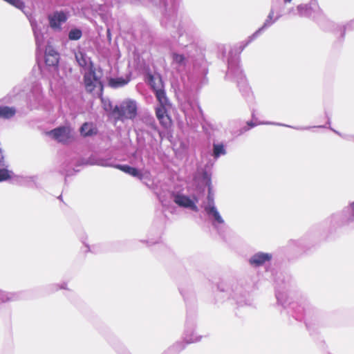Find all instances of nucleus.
Listing matches in <instances>:
<instances>
[{
	"label": "nucleus",
	"mask_w": 354,
	"mask_h": 354,
	"mask_svg": "<svg viewBox=\"0 0 354 354\" xmlns=\"http://www.w3.org/2000/svg\"><path fill=\"white\" fill-rule=\"evenodd\" d=\"M227 154V150L225 146L222 142H213L212 144V153L214 160H217L221 156Z\"/></svg>",
	"instance_id": "20"
},
{
	"label": "nucleus",
	"mask_w": 354,
	"mask_h": 354,
	"mask_svg": "<svg viewBox=\"0 0 354 354\" xmlns=\"http://www.w3.org/2000/svg\"><path fill=\"white\" fill-rule=\"evenodd\" d=\"M204 211L214 229L216 230L219 234H223L226 223L216 206L204 209Z\"/></svg>",
	"instance_id": "7"
},
{
	"label": "nucleus",
	"mask_w": 354,
	"mask_h": 354,
	"mask_svg": "<svg viewBox=\"0 0 354 354\" xmlns=\"http://www.w3.org/2000/svg\"><path fill=\"white\" fill-rule=\"evenodd\" d=\"M203 180L205 182L206 185L208 186V194L207 196L206 201L203 202L201 205V207L204 209L209 208L211 207H215L214 202V196L213 193L212 192L211 187V178L209 174L207 171L203 172Z\"/></svg>",
	"instance_id": "15"
},
{
	"label": "nucleus",
	"mask_w": 354,
	"mask_h": 354,
	"mask_svg": "<svg viewBox=\"0 0 354 354\" xmlns=\"http://www.w3.org/2000/svg\"><path fill=\"white\" fill-rule=\"evenodd\" d=\"M80 131L82 136L90 137L97 133V129L92 122H84L81 126Z\"/></svg>",
	"instance_id": "18"
},
{
	"label": "nucleus",
	"mask_w": 354,
	"mask_h": 354,
	"mask_svg": "<svg viewBox=\"0 0 354 354\" xmlns=\"http://www.w3.org/2000/svg\"><path fill=\"white\" fill-rule=\"evenodd\" d=\"M56 286L57 287L56 288V290H58V289H67V288H66L67 283L66 282H63L60 285L57 284V285H56Z\"/></svg>",
	"instance_id": "37"
},
{
	"label": "nucleus",
	"mask_w": 354,
	"mask_h": 354,
	"mask_svg": "<svg viewBox=\"0 0 354 354\" xmlns=\"http://www.w3.org/2000/svg\"><path fill=\"white\" fill-rule=\"evenodd\" d=\"M354 28V19L348 22L344 27V29H352Z\"/></svg>",
	"instance_id": "36"
},
{
	"label": "nucleus",
	"mask_w": 354,
	"mask_h": 354,
	"mask_svg": "<svg viewBox=\"0 0 354 354\" xmlns=\"http://www.w3.org/2000/svg\"><path fill=\"white\" fill-rule=\"evenodd\" d=\"M283 6L279 1L272 0L270 9L262 26L248 37L245 44L241 47V50H243L247 45L254 40L261 32L279 20L283 16Z\"/></svg>",
	"instance_id": "3"
},
{
	"label": "nucleus",
	"mask_w": 354,
	"mask_h": 354,
	"mask_svg": "<svg viewBox=\"0 0 354 354\" xmlns=\"http://www.w3.org/2000/svg\"><path fill=\"white\" fill-rule=\"evenodd\" d=\"M69 16V12L64 10H55L49 13L47 16L49 27L55 32L61 31L62 25L67 21Z\"/></svg>",
	"instance_id": "6"
},
{
	"label": "nucleus",
	"mask_w": 354,
	"mask_h": 354,
	"mask_svg": "<svg viewBox=\"0 0 354 354\" xmlns=\"http://www.w3.org/2000/svg\"><path fill=\"white\" fill-rule=\"evenodd\" d=\"M83 243L84 244V245L86 248L85 252H97L98 251L96 246H95V245L90 246L88 244L85 243L84 242H83Z\"/></svg>",
	"instance_id": "32"
},
{
	"label": "nucleus",
	"mask_w": 354,
	"mask_h": 354,
	"mask_svg": "<svg viewBox=\"0 0 354 354\" xmlns=\"http://www.w3.org/2000/svg\"><path fill=\"white\" fill-rule=\"evenodd\" d=\"M141 121L153 130H156L157 126L154 118L149 114L144 113L140 118Z\"/></svg>",
	"instance_id": "26"
},
{
	"label": "nucleus",
	"mask_w": 354,
	"mask_h": 354,
	"mask_svg": "<svg viewBox=\"0 0 354 354\" xmlns=\"http://www.w3.org/2000/svg\"><path fill=\"white\" fill-rule=\"evenodd\" d=\"M75 59L77 60V62L78 63L79 66L82 68H86L88 67V69L89 70V68L91 66H93L91 58L88 57L85 53L82 52H79L75 54Z\"/></svg>",
	"instance_id": "22"
},
{
	"label": "nucleus",
	"mask_w": 354,
	"mask_h": 354,
	"mask_svg": "<svg viewBox=\"0 0 354 354\" xmlns=\"http://www.w3.org/2000/svg\"><path fill=\"white\" fill-rule=\"evenodd\" d=\"M245 295V291L243 290L242 286L239 283H234L232 285L230 295L239 305L243 306L244 304H248L246 301L244 299Z\"/></svg>",
	"instance_id": "14"
},
{
	"label": "nucleus",
	"mask_w": 354,
	"mask_h": 354,
	"mask_svg": "<svg viewBox=\"0 0 354 354\" xmlns=\"http://www.w3.org/2000/svg\"><path fill=\"white\" fill-rule=\"evenodd\" d=\"M284 4L289 3L292 1V0H283Z\"/></svg>",
	"instance_id": "42"
},
{
	"label": "nucleus",
	"mask_w": 354,
	"mask_h": 354,
	"mask_svg": "<svg viewBox=\"0 0 354 354\" xmlns=\"http://www.w3.org/2000/svg\"><path fill=\"white\" fill-rule=\"evenodd\" d=\"M101 71H96L94 66H91L84 75V82L87 92L91 93L95 88H98L100 91L103 89L101 81Z\"/></svg>",
	"instance_id": "5"
},
{
	"label": "nucleus",
	"mask_w": 354,
	"mask_h": 354,
	"mask_svg": "<svg viewBox=\"0 0 354 354\" xmlns=\"http://www.w3.org/2000/svg\"><path fill=\"white\" fill-rule=\"evenodd\" d=\"M196 319L192 316H187L185 322V328L184 332V341L187 344L195 343L199 342L202 335L196 332Z\"/></svg>",
	"instance_id": "9"
},
{
	"label": "nucleus",
	"mask_w": 354,
	"mask_h": 354,
	"mask_svg": "<svg viewBox=\"0 0 354 354\" xmlns=\"http://www.w3.org/2000/svg\"><path fill=\"white\" fill-rule=\"evenodd\" d=\"M105 8H106V6H105V5H100V6H99V8H98V9H97L96 8H95V10L96 12H98V11H99V12H99V14H100V15H102V13L101 12L104 11V10H105Z\"/></svg>",
	"instance_id": "35"
},
{
	"label": "nucleus",
	"mask_w": 354,
	"mask_h": 354,
	"mask_svg": "<svg viewBox=\"0 0 354 354\" xmlns=\"http://www.w3.org/2000/svg\"><path fill=\"white\" fill-rule=\"evenodd\" d=\"M118 352H120V354H122V352H123V349L121 348V351H118Z\"/></svg>",
	"instance_id": "43"
},
{
	"label": "nucleus",
	"mask_w": 354,
	"mask_h": 354,
	"mask_svg": "<svg viewBox=\"0 0 354 354\" xmlns=\"http://www.w3.org/2000/svg\"><path fill=\"white\" fill-rule=\"evenodd\" d=\"M348 208L349 209H351V211L353 212L354 215V201L350 203Z\"/></svg>",
	"instance_id": "40"
},
{
	"label": "nucleus",
	"mask_w": 354,
	"mask_h": 354,
	"mask_svg": "<svg viewBox=\"0 0 354 354\" xmlns=\"http://www.w3.org/2000/svg\"><path fill=\"white\" fill-rule=\"evenodd\" d=\"M32 181H34L35 179L36 178V177L35 176H32Z\"/></svg>",
	"instance_id": "44"
},
{
	"label": "nucleus",
	"mask_w": 354,
	"mask_h": 354,
	"mask_svg": "<svg viewBox=\"0 0 354 354\" xmlns=\"http://www.w3.org/2000/svg\"><path fill=\"white\" fill-rule=\"evenodd\" d=\"M276 297L277 299L278 303L281 304L282 306H285V303L282 301L283 300V295L281 294L279 292H276Z\"/></svg>",
	"instance_id": "34"
},
{
	"label": "nucleus",
	"mask_w": 354,
	"mask_h": 354,
	"mask_svg": "<svg viewBox=\"0 0 354 354\" xmlns=\"http://www.w3.org/2000/svg\"><path fill=\"white\" fill-rule=\"evenodd\" d=\"M173 201L180 207L189 209L194 212L199 211V208L196 205L198 202V199L195 196L190 197L183 194L175 193L173 194Z\"/></svg>",
	"instance_id": "8"
},
{
	"label": "nucleus",
	"mask_w": 354,
	"mask_h": 354,
	"mask_svg": "<svg viewBox=\"0 0 354 354\" xmlns=\"http://www.w3.org/2000/svg\"><path fill=\"white\" fill-rule=\"evenodd\" d=\"M149 84L153 88V91L156 92L158 88H162V82L160 77H155L150 75L149 76Z\"/></svg>",
	"instance_id": "27"
},
{
	"label": "nucleus",
	"mask_w": 354,
	"mask_h": 354,
	"mask_svg": "<svg viewBox=\"0 0 354 354\" xmlns=\"http://www.w3.org/2000/svg\"><path fill=\"white\" fill-rule=\"evenodd\" d=\"M177 1L178 0H170V3H168L165 0H160V4L165 8L167 12L165 17V21L163 20L162 23L165 24L168 28L172 27L176 29V35H173V37L176 38L178 36L179 45L185 48V50L182 53L172 52L171 53V67L177 72L183 73L185 71L197 49L196 44L194 43V37L189 33L192 31L184 24L177 19L175 14Z\"/></svg>",
	"instance_id": "1"
},
{
	"label": "nucleus",
	"mask_w": 354,
	"mask_h": 354,
	"mask_svg": "<svg viewBox=\"0 0 354 354\" xmlns=\"http://www.w3.org/2000/svg\"><path fill=\"white\" fill-rule=\"evenodd\" d=\"M333 132H335L336 134L344 138V140L350 142H354V135L353 134H342L340 132L330 128Z\"/></svg>",
	"instance_id": "31"
},
{
	"label": "nucleus",
	"mask_w": 354,
	"mask_h": 354,
	"mask_svg": "<svg viewBox=\"0 0 354 354\" xmlns=\"http://www.w3.org/2000/svg\"><path fill=\"white\" fill-rule=\"evenodd\" d=\"M138 110L137 101L127 98L122 101L118 106H115L113 111L120 120L124 121V120H133L138 115Z\"/></svg>",
	"instance_id": "4"
},
{
	"label": "nucleus",
	"mask_w": 354,
	"mask_h": 354,
	"mask_svg": "<svg viewBox=\"0 0 354 354\" xmlns=\"http://www.w3.org/2000/svg\"><path fill=\"white\" fill-rule=\"evenodd\" d=\"M102 166H107L108 165L101 164Z\"/></svg>",
	"instance_id": "46"
},
{
	"label": "nucleus",
	"mask_w": 354,
	"mask_h": 354,
	"mask_svg": "<svg viewBox=\"0 0 354 354\" xmlns=\"http://www.w3.org/2000/svg\"><path fill=\"white\" fill-rule=\"evenodd\" d=\"M28 19L33 31L37 48V49H41L44 44V33L41 32V29L35 19L31 17H28Z\"/></svg>",
	"instance_id": "13"
},
{
	"label": "nucleus",
	"mask_w": 354,
	"mask_h": 354,
	"mask_svg": "<svg viewBox=\"0 0 354 354\" xmlns=\"http://www.w3.org/2000/svg\"><path fill=\"white\" fill-rule=\"evenodd\" d=\"M169 106L158 105L156 107V115L160 123L163 127H167L169 124V117L167 115V109Z\"/></svg>",
	"instance_id": "17"
},
{
	"label": "nucleus",
	"mask_w": 354,
	"mask_h": 354,
	"mask_svg": "<svg viewBox=\"0 0 354 354\" xmlns=\"http://www.w3.org/2000/svg\"><path fill=\"white\" fill-rule=\"evenodd\" d=\"M16 113V109L14 107L7 106H0V118L10 119Z\"/></svg>",
	"instance_id": "25"
},
{
	"label": "nucleus",
	"mask_w": 354,
	"mask_h": 354,
	"mask_svg": "<svg viewBox=\"0 0 354 354\" xmlns=\"http://www.w3.org/2000/svg\"><path fill=\"white\" fill-rule=\"evenodd\" d=\"M174 346L179 351L183 350L185 348V345L183 343H176Z\"/></svg>",
	"instance_id": "38"
},
{
	"label": "nucleus",
	"mask_w": 354,
	"mask_h": 354,
	"mask_svg": "<svg viewBox=\"0 0 354 354\" xmlns=\"http://www.w3.org/2000/svg\"><path fill=\"white\" fill-rule=\"evenodd\" d=\"M158 102V105L160 106H170L169 100L166 95L165 90L162 88H158V91L154 92Z\"/></svg>",
	"instance_id": "23"
},
{
	"label": "nucleus",
	"mask_w": 354,
	"mask_h": 354,
	"mask_svg": "<svg viewBox=\"0 0 354 354\" xmlns=\"http://www.w3.org/2000/svg\"><path fill=\"white\" fill-rule=\"evenodd\" d=\"M0 167H8V164L4 160V156L2 150L0 149Z\"/></svg>",
	"instance_id": "33"
},
{
	"label": "nucleus",
	"mask_w": 354,
	"mask_h": 354,
	"mask_svg": "<svg viewBox=\"0 0 354 354\" xmlns=\"http://www.w3.org/2000/svg\"><path fill=\"white\" fill-rule=\"evenodd\" d=\"M131 1L133 3H136L137 1H140L142 3H145L146 1L153 2V0H131Z\"/></svg>",
	"instance_id": "41"
},
{
	"label": "nucleus",
	"mask_w": 354,
	"mask_h": 354,
	"mask_svg": "<svg viewBox=\"0 0 354 354\" xmlns=\"http://www.w3.org/2000/svg\"><path fill=\"white\" fill-rule=\"evenodd\" d=\"M115 168L122 171L123 172L129 174L133 177H136L140 180L143 178V174L138 169L131 167L127 165H117L115 166Z\"/></svg>",
	"instance_id": "19"
},
{
	"label": "nucleus",
	"mask_w": 354,
	"mask_h": 354,
	"mask_svg": "<svg viewBox=\"0 0 354 354\" xmlns=\"http://www.w3.org/2000/svg\"><path fill=\"white\" fill-rule=\"evenodd\" d=\"M227 66L228 68L225 78L228 80L236 82L240 91H241L243 95L249 94L250 88L247 84L245 75L239 66V55L234 54L231 51L227 59Z\"/></svg>",
	"instance_id": "2"
},
{
	"label": "nucleus",
	"mask_w": 354,
	"mask_h": 354,
	"mask_svg": "<svg viewBox=\"0 0 354 354\" xmlns=\"http://www.w3.org/2000/svg\"><path fill=\"white\" fill-rule=\"evenodd\" d=\"M272 258L270 253L259 252L253 254L248 260L252 267L257 268L263 266L266 262H269Z\"/></svg>",
	"instance_id": "11"
},
{
	"label": "nucleus",
	"mask_w": 354,
	"mask_h": 354,
	"mask_svg": "<svg viewBox=\"0 0 354 354\" xmlns=\"http://www.w3.org/2000/svg\"><path fill=\"white\" fill-rule=\"evenodd\" d=\"M12 174V171L8 170V167H0V182L10 179Z\"/></svg>",
	"instance_id": "29"
},
{
	"label": "nucleus",
	"mask_w": 354,
	"mask_h": 354,
	"mask_svg": "<svg viewBox=\"0 0 354 354\" xmlns=\"http://www.w3.org/2000/svg\"><path fill=\"white\" fill-rule=\"evenodd\" d=\"M71 132L70 126H61L50 131L48 134L59 142L66 143L73 137Z\"/></svg>",
	"instance_id": "10"
},
{
	"label": "nucleus",
	"mask_w": 354,
	"mask_h": 354,
	"mask_svg": "<svg viewBox=\"0 0 354 354\" xmlns=\"http://www.w3.org/2000/svg\"><path fill=\"white\" fill-rule=\"evenodd\" d=\"M59 55L51 46L45 48V63L48 66L55 67L59 62Z\"/></svg>",
	"instance_id": "16"
},
{
	"label": "nucleus",
	"mask_w": 354,
	"mask_h": 354,
	"mask_svg": "<svg viewBox=\"0 0 354 354\" xmlns=\"http://www.w3.org/2000/svg\"><path fill=\"white\" fill-rule=\"evenodd\" d=\"M317 127H319V128H324L325 127L324 126H318Z\"/></svg>",
	"instance_id": "45"
},
{
	"label": "nucleus",
	"mask_w": 354,
	"mask_h": 354,
	"mask_svg": "<svg viewBox=\"0 0 354 354\" xmlns=\"http://www.w3.org/2000/svg\"><path fill=\"white\" fill-rule=\"evenodd\" d=\"M20 299V292H10L0 290V301L2 303L15 301Z\"/></svg>",
	"instance_id": "21"
},
{
	"label": "nucleus",
	"mask_w": 354,
	"mask_h": 354,
	"mask_svg": "<svg viewBox=\"0 0 354 354\" xmlns=\"http://www.w3.org/2000/svg\"><path fill=\"white\" fill-rule=\"evenodd\" d=\"M274 124V125H277V126H283V127H287L292 128V129H295L296 130H299V131L308 130V129H310L311 128L310 127H292V126L286 125V124H281V123L258 122L257 121V120L255 119L254 114L253 113H252V120L251 121L247 122V126L244 127L241 130V133L248 131L250 129H251L252 127H256L258 124Z\"/></svg>",
	"instance_id": "12"
},
{
	"label": "nucleus",
	"mask_w": 354,
	"mask_h": 354,
	"mask_svg": "<svg viewBox=\"0 0 354 354\" xmlns=\"http://www.w3.org/2000/svg\"><path fill=\"white\" fill-rule=\"evenodd\" d=\"M130 80L129 78L124 77H117V78H110L109 80V85L111 88H117L120 87H122L127 84Z\"/></svg>",
	"instance_id": "24"
},
{
	"label": "nucleus",
	"mask_w": 354,
	"mask_h": 354,
	"mask_svg": "<svg viewBox=\"0 0 354 354\" xmlns=\"http://www.w3.org/2000/svg\"><path fill=\"white\" fill-rule=\"evenodd\" d=\"M82 36V32L79 28H72L68 32V39L70 40L76 41L80 39Z\"/></svg>",
	"instance_id": "30"
},
{
	"label": "nucleus",
	"mask_w": 354,
	"mask_h": 354,
	"mask_svg": "<svg viewBox=\"0 0 354 354\" xmlns=\"http://www.w3.org/2000/svg\"><path fill=\"white\" fill-rule=\"evenodd\" d=\"M297 15L301 17H308L311 15V7L308 4H299L297 6Z\"/></svg>",
	"instance_id": "28"
},
{
	"label": "nucleus",
	"mask_w": 354,
	"mask_h": 354,
	"mask_svg": "<svg viewBox=\"0 0 354 354\" xmlns=\"http://www.w3.org/2000/svg\"><path fill=\"white\" fill-rule=\"evenodd\" d=\"M106 36H107L108 39L109 41H111V30L109 28H107V30H106Z\"/></svg>",
	"instance_id": "39"
}]
</instances>
